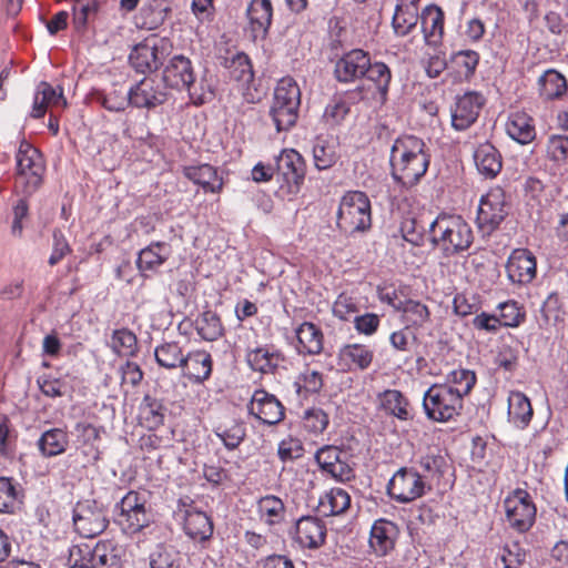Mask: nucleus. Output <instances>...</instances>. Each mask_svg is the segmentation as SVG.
<instances>
[{
  "instance_id": "c9c22d12",
  "label": "nucleus",
  "mask_w": 568,
  "mask_h": 568,
  "mask_svg": "<svg viewBox=\"0 0 568 568\" xmlns=\"http://www.w3.org/2000/svg\"><path fill=\"white\" fill-rule=\"evenodd\" d=\"M508 417L519 428H525L530 423L532 407L529 398L524 393L518 390L509 393Z\"/></svg>"
},
{
  "instance_id": "a211bd4d",
  "label": "nucleus",
  "mask_w": 568,
  "mask_h": 568,
  "mask_svg": "<svg viewBox=\"0 0 568 568\" xmlns=\"http://www.w3.org/2000/svg\"><path fill=\"white\" fill-rule=\"evenodd\" d=\"M374 359V351L365 344L349 343L337 353V364L345 372L365 371Z\"/></svg>"
},
{
  "instance_id": "0e129e2a",
  "label": "nucleus",
  "mask_w": 568,
  "mask_h": 568,
  "mask_svg": "<svg viewBox=\"0 0 568 568\" xmlns=\"http://www.w3.org/2000/svg\"><path fill=\"white\" fill-rule=\"evenodd\" d=\"M498 310L500 312L498 316L500 326L517 327L524 320V314L515 301L500 303Z\"/></svg>"
},
{
  "instance_id": "c756f323",
  "label": "nucleus",
  "mask_w": 568,
  "mask_h": 568,
  "mask_svg": "<svg viewBox=\"0 0 568 568\" xmlns=\"http://www.w3.org/2000/svg\"><path fill=\"white\" fill-rule=\"evenodd\" d=\"M506 131L519 144H528L536 138L534 120L525 112L511 113L506 123Z\"/></svg>"
},
{
  "instance_id": "de8ad7c7",
  "label": "nucleus",
  "mask_w": 568,
  "mask_h": 568,
  "mask_svg": "<svg viewBox=\"0 0 568 568\" xmlns=\"http://www.w3.org/2000/svg\"><path fill=\"white\" fill-rule=\"evenodd\" d=\"M73 26L78 32L87 30L99 11L98 0H74L72 6Z\"/></svg>"
},
{
  "instance_id": "dca6fc26",
  "label": "nucleus",
  "mask_w": 568,
  "mask_h": 568,
  "mask_svg": "<svg viewBox=\"0 0 568 568\" xmlns=\"http://www.w3.org/2000/svg\"><path fill=\"white\" fill-rule=\"evenodd\" d=\"M166 100V93L154 79L144 78L129 90V103L138 109H153Z\"/></svg>"
},
{
  "instance_id": "a19ab883",
  "label": "nucleus",
  "mask_w": 568,
  "mask_h": 568,
  "mask_svg": "<svg viewBox=\"0 0 568 568\" xmlns=\"http://www.w3.org/2000/svg\"><path fill=\"white\" fill-rule=\"evenodd\" d=\"M164 413L165 407L162 402L150 395L144 396L139 407L140 422L149 429L156 428L163 424Z\"/></svg>"
},
{
  "instance_id": "680f3d73",
  "label": "nucleus",
  "mask_w": 568,
  "mask_h": 568,
  "mask_svg": "<svg viewBox=\"0 0 568 568\" xmlns=\"http://www.w3.org/2000/svg\"><path fill=\"white\" fill-rule=\"evenodd\" d=\"M216 435L227 449H235L245 437V428L243 424L233 422L229 427H219Z\"/></svg>"
},
{
  "instance_id": "393cba45",
  "label": "nucleus",
  "mask_w": 568,
  "mask_h": 568,
  "mask_svg": "<svg viewBox=\"0 0 568 568\" xmlns=\"http://www.w3.org/2000/svg\"><path fill=\"white\" fill-rule=\"evenodd\" d=\"M183 374L195 383L209 379L212 373V357L205 351H195L185 355L181 366Z\"/></svg>"
},
{
  "instance_id": "2eb2a0df",
  "label": "nucleus",
  "mask_w": 568,
  "mask_h": 568,
  "mask_svg": "<svg viewBox=\"0 0 568 568\" xmlns=\"http://www.w3.org/2000/svg\"><path fill=\"white\" fill-rule=\"evenodd\" d=\"M536 257L530 251L514 250L506 264L508 280L514 284H528L536 277Z\"/></svg>"
},
{
  "instance_id": "ddd939ff",
  "label": "nucleus",
  "mask_w": 568,
  "mask_h": 568,
  "mask_svg": "<svg viewBox=\"0 0 568 568\" xmlns=\"http://www.w3.org/2000/svg\"><path fill=\"white\" fill-rule=\"evenodd\" d=\"M248 414L265 425H276L284 419L285 409L275 395L256 389L247 406Z\"/></svg>"
},
{
  "instance_id": "4d7b16f0",
  "label": "nucleus",
  "mask_w": 568,
  "mask_h": 568,
  "mask_svg": "<svg viewBox=\"0 0 568 568\" xmlns=\"http://www.w3.org/2000/svg\"><path fill=\"white\" fill-rule=\"evenodd\" d=\"M547 155L556 165H566L568 160V136L551 135L547 142Z\"/></svg>"
},
{
  "instance_id": "6ab92c4d",
  "label": "nucleus",
  "mask_w": 568,
  "mask_h": 568,
  "mask_svg": "<svg viewBox=\"0 0 568 568\" xmlns=\"http://www.w3.org/2000/svg\"><path fill=\"white\" fill-rule=\"evenodd\" d=\"M369 67V57L363 50L356 49L344 54L335 64V77L343 83L362 78Z\"/></svg>"
},
{
  "instance_id": "bf43d9fd",
  "label": "nucleus",
  "mask_w": 568,
  "mask_h": 568,
  "mask_svg": "<svg viewBox=\"0 0 568 568\" xmlns=\"http://www.w3.org/2000/svg\"><path fill=\"white\" fill-rule=\"evenodd\" d=\"M151 568H178L179 554L172 547L159 545L151 554Z\"/></svg>"
},
{
  "instance_id": "423d86ee",
  "label": "nucleus",
  "mask_w": 568,
  "mask_h": 568,
  "mask_svg": "<svg viewBox=\"0 0 568 568\" xmlns=\"http://www.w3.org/2000/svg\"><path fill=\"white\" fill-rule=\"evenodd\" d=\"M17 190L26 196L32 195L42 184L45 170L44 161L36 148L29 142L21 141L17 155Z\"/></svg>"
},
{
  "instance_id": "2f4dec72",
  "label": "nucleus",
  "mask_w": 568,
  "mask_h": 568,
  "mask_svg": "<svg viewBox=\"0 0 568 568\" xmlns=\"http://www.w3.org/2000/svg\"><path fill=\"white\" fill-rule=\"evenodd\" d=\"M395 525L387 520H377L372 526L369 546L378 556L387 555L395 545Z\"/></svg>"
},
{
  "instance_id": "c85d7f7f",
  "label": "nucleus",
  "mask_w": 568,
  "mask_h": 568,
  "mask_svg": "<svg viewBox=\"0 0 568 568\" xmlns=\"http://www.w3.org/2000/svg\"><path fill=\"white\" fill-rule=\"evenodd\" d=\"M422 30L427 43H437L444 34V12L435 6L429 4L420 13Z\"/></svg>"
},
{
  "instance_id": "cd10ccee",
  "label": "nucleus",
  "mask_w": 568,
  "mask_h": 568,
  "mask_svg": "<svg viewBox=\"0 0 568 568\" xmlns=\"http://www.w3.org/2000/svg\"><path fill=\"white\" fill-rule=\"evenodd\" d=\"M378 406L387 415L394 416L399 420L412 418L408 399L397 389H386L377 396Z\"/></svg>"
},
{
  "instance_id": "412c9836",
  "label": "nucleus",
  "mask_w": 568,
  "mask_h": 568,
  "mask_svg": "<svg viewBox=\"0 0 568 568\" xmlns=\"http://www.w3.org/2000/svg\"><path fill=\"white\" fill-rule=\"evenodd\" d=\"M171 245L166 242H152L142 248L136 260V266L143 276L154 274L171 256Z\"/></svg>"
},
{
  "instance_id": "9d476101",
  "label": "nucleus",
  "mask_w": 568,
  "mask_h": 568,
  "mask_svg": "<svg viewBox=\"0 0 568 568\" xmlns=\"http://www.w3.org/2000/svg\"><path fill=\"white\" fill-rule=\"evenodd\" d=\"M73 524L77 532L84 538H93L109 525L105 510L95 500L79 501L73 509Z\"/></svg>"
},
{
  "instance_id": "5701e85b",
  "label": "nucleus",
  "mask_w": 568,
  "mask_h": 568,
  "mask_svg": "<svg viewBox=\"0 0 568 568\" xmlns=\"http://www.w3.org/2000/svg\"><path fill=\"white\" fill-rule=\"evenodd\" d=\"M420 0H397L392 19V27L397 37L409 34L420 18L418 6Z\"/></svg>"
},
{
  "instance_id": "39448f33",
  "label": "nucleus",
  "mask_w": 568,
  "mask_h": 568,
  "mask_svg": "<svg viewBox=\"0 0 568 568\" xmlns=\"http://www.w3.org/2000/svg\"><path fill=\"white\" fill-rule=\"evenodd\" d=\"M372 225L371 201L361 191H349L343 195L337 212V226L353 234L364 232Z\"/></svg>"
},
{
  "instance_id": "0eeeda50",
  "label": "nucleus",
  "mask_w": 568,
  "mask_h": 568,
  "mask_svg": "<svg viewBox=\"0 0 568 568\" xmlns=\"http://www.w3.org/2000/svg\"><path fill=\"white\" fill-rule=\"evenodd\" d=\"M146 503L148 494L145 491L130 490L115 505L118 513L114 521L124 534H136L150 524Z\"/></svg>"
},
{
  "instance_id": "338daca9",
  "label": "nucleus",
  "mask_w": 568,
  "mask_h": 568,
  "mask_svg": "<svg viewBox=\"0 0 568 568\" xmlns=\"http://www.w3.org/2000/svg\"><path fill=\"white\" fill-rule=\"evenodd\" d=\"M297 392L304 389L306 393H317L323 387L322 374L316 371L305 369L296 382Z\"/></svg>"
},
{
  "instance_id": "e2e57ef3",
  "label": "nucleus",
  "mask_w": 568,
  "mask_h": 568,
  "mask_svg": "<svg viewBox=\"0 0 568 568\" xmlns=\"http://www.w3.org/2000/svg\"><path fill=\"white\" fill-rule=\"evenodd\" d=\"M69 561L72 568H93V547L88 544L73 546L70 549Z\"/></svg>"
},
{
  "instance_id": "4be33fe9",
  "label": "nucleus",
  "mask_w": 568,
  "mask_h": 568,
  "mask_svg": "<svg viewBox=\"0 0 568 568\" xmlns=\"http://www.w3.org/2000/svg\"><path fill=\"white\" fill-rule=\"evenodd\" d=\"M67 106V100L63 95L62 88H53L48 82H40L37 87L31 116L34 119L42 118L48 108H60Z\"/></svg>"
},
{
  "instance_id": "c03bdc74",
  "label": "nucleus",
  "mask_w": 568,
  "mask_h": 568,
  "mask_svg": "<svg viewBox=\"0 0 568 568\" xmlns=\"http://www.w3.org/2000/svg\"><path fill=\"white\" fill-rule=\"evenodd\" d=\"M539 93L546 100L561 97L567 90L566 79L556 70H547L538 80Z\"/></svg>"
},
{
  "instance_id": "f3484780",
  "label": "nucleus",
  "mask_w": 568,
  "mask_h": 568,
  "mask_svg": "<svg viewBox=\"0 0 568 568\" xmlns=\"http://www.w3.org/2000/svg\"><path fill=\"white\" fill-rule=\"evenodd\" d=\"M275 173L290 187L298 189L305 176V162L302 155L293 150H284L276 158Z\"/></svg>"
},
{
  "instance_id": "72a5a7b5",
  "label": "nucleus",
  "mask_w": 568,
  "mask_h": 568,
  "mask_svg": "<svg viewBox=\"0 0 568 568\" xmlns=\"http://www.w3.org/2000/svg\"><path fill=\"white\" fill-rule=\"evenodd\" d=\"M474 160L478 171L488 178L496 176L503 166L498 150L488 142L476 149Z\"/></svg>"
},
{
  "instance_id": "774afa93",
  "label": "nucleus",
  "mask_w": 568,
  "mask_h": 568,
  "mask_svg": "<svg viewBox=\"0 0 568 568\" xmlns=\"http://www.w3.org/2000/svg\"><path fill=\"white\" fill-rule=\"evenodd\" d=\"M348 112V104L341 99H336L326 105L323 118L327 123L335 125L339 124Z\"/></svg>"
},
{
  "instance_id": "f8f14e48",
  "label": "nucleus",
  "mask_w": 568,
  "mask_h": 568,
  "mask_svg": "<svg viewBox=\"0 0 568 568\" xmlns=\"http://www.w3.org/2000/svg\"><path fill=\"white\" fill-rule=\"evenodd\" d=\"M507 521L519 532L527 531L536 518V507L530 495L524 489H516L504 500Z\"/></svg>"
},
{
  "instance_id": "a878e982",
  "label": "nucleus",
  "mask_w": 568,
  "mask_h": 568,
  "mask_svg": "<svg viewBox=\"0 0 568 568\" xmlns=\"http://www.w3.org/2000/svg\"><path fill=\"white\" fill-rule=\"evenodd\" d=\"M129 61L140 73L156 70L161 64L156 45L152 40L136 44L129 55Z\"/></svg>"
},
{
  "instance_id": "473e14b6",
  "label": "nucleus",
  "mask_w": 568,
  "mask_h": 568,
  "mask_svg": "<svg viewBox=\"0 0 568 568\" xmlns=\"http://www.w3.org/2000/svg\"><path fill=\"white\" fill-rule=\"evenodd\" d=\"M351 506V496L342 488H332L318 500L317 511L324 517L338 516Z\"/></svg>"
},
{
  "instance_id": "4c0bfd02",
  "label": "nucleus",
  "mask_w": 568,
  "mask_h": 568,
  "mask_svg": "<svg viewBox=\"0 0 568 568\" xmlns=\"http://www.w3.org/2000/svg\"><path fill=\"white\" fill-rule=\"evenodd\" d=\"M185 176L201 185L205 192L217 193L222 190L223 182L217 171L209 164L186 168Z\"/></svg>"
},
{
  "instance_id": "6e6552de",
  "label": "nucleus",
  "mask_w": 568,
  "mask_h": 568,
  "mask_svg": "<svg viewBox=\"0 0 568 568\" xmlns=\"http://www.w3.org/2000/svg\"><path fill=\"white\" fill-rule=\"evenodd\" d=\"M423 407L429 419L445 423L460 414L463 399L447 386L434 384L424 394Z\"/></svg>"
},
{
  "instance_id": "69168bd1",
  "label": "nucleus",
  "mask_w": 568,
  "mask_h": 568,
  "mask_svg": "<svg viewBox=\"0 0 568 568\" xmlns=\"http://www.w3.org/2000/svg\"><path fill=\"white\" fill-rule=\"evenodd\" d=\"M17 505V490L11 480L0 478V513H12Z\"/></svg>"
},
{
  "instance_id": "09e8293b",
  "label": "nucleus",
  "mask_w": 568,
  "mask_h": 568,
  "mask_svg": "<svg viewBox=\"0 0 568 568\" xmlns=\"http://www.w3.org/2000/svg\"><path fill=\"white\" fill-rule=\"evenodd\" d=\"M367 80L373 82L377 93L379 94V100L382 102L386 101L389 83L392 80V72L389 68L384 62H369V67L365 74Z\"/></svg>"
},
{
  "instance_id": "3c124183",
  "label": "nucleus",
  "mask_w": 568,
  "mask_h": 568,
  "mask_svg": "<svg viewBox=\"0 0 568 568\" xmlns=\"http://www.w3.org/2000/svg\"><path fill=\"white\" fill-rule=\"evenodd\" d=\"M257 510L262 519L270 525H274L283 519L285 506L278 497L267 495L258 500Z\"/></svg>"
},
{
  "instance_id": "4468645a",
  "label": "nucleus",
  "mask_w": 568,
  "mask_h": 568,
  "mask_svg": "<svg viewBox=\"0 0 568 568\" xmlns=\"http://www.w3.org/2000/svg\"><path fill=\"white\" fill-rule=\"evenodd\" d=\"M485 99L478 92H466L459 97L452 109V125L458 131L468 129L478 118Z\"/></svg>"
},
{
  "instance_id": "a18cd8bd",
  "label": "nucleus",
  "mask_w": 568,
  "mask_h": 568,
  "mask_svg": "<svg viewBox=\"0 0 568 568\" xmlns=\"http://www.w3.org/2000/svg\"><path fill=\"white\" fill-rule=\"evenodd\" d=\"M38 444L39 449L44 456H57L67 449L68 435L60 428H52L42 434Z\"/></svg>"
},
{
  "instance_id": "6e6d98bb",
  "label": "nucleus",
  "mask_w": 568,
  "mask_h": 568,
  "mask_svg": "<svg viewBox=\"0 0 568 568\" xmlns=\"http://www.w3.org/2000/svg\"><path fill=\"white\" fill-rule=\"evenodd\" d=\"M328 423V415L318 407L306 409L302 417L303 428L312 435L322 434L327 428Z\"/></svg>"
},
{
  "instance_id": "13d9d810",
  "label": "nucleus",
  "mask_w": 568,
  "mask_h": 568,
  "mask_svg": "<svg viewBox=\"0 0 568 568\" xmlns=\"http://www.w3.org/2000/svg\"><path fill=\"white\" fill-rule=\"evenodd\" d=\"M358 311L357 298L348 293H341L333 305V314L342 321H348L352 316H356Z\"/></svg>"
},
{
  "instance_id": "5fc2aeb1",
  "label": "nucleus",
  "mask_w": 568,
  "mask_h": 568,
  "mask_svg": "<svg viewBox=\"0 0 568 568\" xmlns=\"http://www.w3.org/2000/svg\"><path fill=\"white\" fill-rule=\"evenodd\" d=\"M110 345L121 356H132L138 351L136 336L128 328L115 329Z\"/></svg>"
},
{
  "instance_id": "7ed1b4c3",
  "label": "nucleus",
  "mask_w": 568,
  "mask_h": 568,
  "mask_svg": "<svg viewBox=\"0 0 568 568\" xmlns=\"http://www.w3.org/2000/svg\"><path fill=\"white\" fill-rule=\"evenodd\" d=\"M163 81L172 89L185 90L196 105H201L213 97V89L205 78L197 79L190 58L176 54L172 57L163 70Z\"/></svg>"
},
{
  "instance_id": "f704fd0d",
  "label": "nucleus",
  "mask_w": 568,
  "mask_h": 568,
  "mask_svg": "<svg viewBox=\"0 0 568 568\" xmlns=\"http://www.w3.org/2000/svg\"><path fill=\"white\" fill-rule=\"evenodd\" d=\"M300 353L317 355L323 351L322 331L311 322H304L296 328Z\"/></svg>"
},
{
  "instance_id": "37998d69",
  "label": "nucleus",
  "mask_w": 568,
  "mask_h": 568,
  "mask_svg": "<svg viewBox=\"0 0 568 568\" xmlns=\"http://www.w3.org/2000/svg\"><path fill=\"white\" fill-rule=\"evenodd\" d=\"M476 384V375L473 371L466 368L453 369L446 377V382L440 384L453 389L462 399L470 393Z\"/></svg>"
},
{
  "instance_id": "58836bf2",
  "label": "nucleus",
  "mask_w": 568,
  "mask_h": 568,
  "mask_svg": "<svg viewBox=\"0 0 568 568\" xmlns=\"http://www.w3.org/2000/svg\"><path fill=\"white\" fill-rule=\"evenodd\" d=\"M122 549L113 541H99L93 547V568H121Z\"/></svg>"
},
{
  "instance_id": "e433bc0d",
  "label": "nucleus",
  "mask_w": 568,
  "mask_h": 568,
  "mask_svg": "<svg viewBox=\"0 0 568 568\" xmlns=\"http://www.w3.org/2000/svg\"><path fill=\"white\" fill-rule=\"evenodd\" d=\"M172 11L170 0H150L141 9L142 24L149 30L162 26Z\"/></svg>"
},
{
  "instance_id": "79ce46f5",
  "label": "nucleus",
  "mask_w": 568,
  "mask_h": 568,
  "mask_svg": "<svg viewBox=\"0 0 568 568\" xmlns=\"http://www.w3.org/2000/svg\"><path fill=\"white\" fill-rule=\"evenodd\" d=\"M393 307L403 313L405 322L414 327H422L429 321L428 307L415 300H405L394 303Z\"/></svg>"
},
{
  "instance_id": "49530a36",
  "label": "nucleus",
  "mask_w": 568,
  "mask_h": 568,
  "mask_svg": "<svg viewBox=\"0 0 568 568\" xmlns=\"http://www.w3.org/2000/svg\"><path fill=\"white\" fill-rule=\"evenodd\" d=\"M197 334L205 341L213 342L223 334V326L220 317L213 311H204L195 321Z\"/></svg>"
},
{
  "instance_id": "20e7f679",
  "label": "nucleus",
  "mask_w": 568,
  "mask_h": 568,
  "mask_svg": "<svg viewBox=\"0 0 568 568\" xmlns=\"http://www.w3.org/2000/svg\"><path fill=\"white\" fill-rule=\"evenodd\" d=\"M301 104V91L293 78L286 77L278 81L270 116L277 132L290 130L297 121Z\"/></svg>"
},
{
  "instance_id": "603ef678",
  "label": "nucleus",
  "mask_w": 568,
  "mask_h": 568,
  "mask_svg": "<svg viewBox=\"0 0 568 568\" xmlns=\"http://www.w3.org/2000/svg\"><path fill=\"white\" fill-rule=\"evenodd\" d=\"M95 99L104 109L111 112L124 111L126 105L130 104L129 91L116 87L109 91L98 92Z\"/></svg>"
},
{
  "instance_id": "7c9ffc66",
  "label": "nucleus",
  "mask_w": 568,
  "mask_h": 568,
  "mask_svg": "<svg viewBox=\"0 0 568 568\" xmlns=\"http://www.w3.org/2000/svg\"><path fill=\"white\" fill-rule=\"evenodd\" d=\"M313 159L318 170L332 168L339 159L337 139L334 136H317L313 145Z\"/></svg>"
},
{
  "instance_id": "f03ea898",
  "label": "nucleus",
  "mask_w": 568,
  "mask_h": 568,
  "mask_svg": "<svg viewBox=\"0 0 568 568\" xmlns=\"http://www.w3.org/2000/svg\"><path fill=\"white\" fill-rule=\"evenodd\" d=\"M429 241L445 256H453L469 248L474 235L471 227L459 215L440 214L428 227Z\"/></svg>"
},
{
  "instance_id": "b1692460",
  "label": "nucleus",
  "mask_w": 568,
  "mask_h": 568,
  "mask_svg": "<svg viewBox=\"0 0 568 568\" xmlns=\"http://www.w3.org/2000/svg\"><path fill=\"white\" fill-rule=\"evenodd\" d=\"M246 14L254 39H264L272 23L273 7L271 0H252Z\"/></svg>"
},
{
  "instance_id": "bb28decb",
  "label": "nucleus",
  "mask_w": 568,
  "mask_h": 568,
  "mask_svg": "<svg viewBox=\"0 0 568 568\" xmlns=\"http://www.w3.org/2000/svg\"><path fill=\"white\" fill-rule=\"evenodd\" d=\"M246 363L248 366L262 374L274 373V371L284 361L283 355L268 347H255L246 353Z\"/></svg>"
},
{
  "instance_id": "aec40b11",
  "label": "nucleus",
  "mask_w": 568,
  "mask_h": 568,
  "mask_svg": "<svg viewBox=\"0 0 568 568\" xmlns=\"http://www.w3.org/2000/svg\"><path fill=\"white\" fill-rule=\"evenodd\" d=\"M326 537L325 524L312 516L300 518L295 525V541L303 548L315 549L323 545Z\"/></svg>"
},
{
  "instance_id": "f257e3e1",
  "label": "nucleus",
  "mask_w": 568,
  "mask_h": 568,
  "mask_svg": "<svg viewBox=\"0 0 568 568\" xmlns=\"http://www.w3.org/2000/svg\"><path fill=\"white\" fill-rule=\"evenodd\" d=\"M423 140L405 135L395 140L390 150L393 178L403 186L415 185L427 171L429 156Z\"/></svg>"
},
{
  "instance_id": "ea45409f",
  "label": "nucleus",
  "mask_w": 568,
  "mask_h": 568,
  "mask_svg": "<svg viewBox=\"0 0 568 568\" xmlns=\"http://www.w3.org/2000/svg\"><path fill=\"white\" fill-rule=\"evenodd\" d=\"M185 532L193 539L205 540L213 532L210 517L199 510H187L184 520Z\"/></svg>"
},
{
  "instance_id": "1a4fd4ad",
  "label": "nucleus",
  "mask_w": 568,
  "mask_h": 568,
  "mask_svg": "<svg viewBox=\"0 0 568 568\" xmlns=\"http://www.w3.org/2000/svg\"><path fill=\"white\" fill-rule=\"evenodd\" d=\"M508 214L506 194L501 187H491L481 196L478 212L477 225L479 230L489 235L494 232Z\"/></svg>"
},
{
  "instance_id": "8fccbe9b",
  "label": "nucleus",
  "mask_w": 568,
  "mask_h": 568,
  "mask_svg": "<svg viewBox=\"0 0 568 568\" xmlns=\"http://www.w3.org/2000/svg\"><path fill=\"white\" fill-rule=\"evenodd\" d=\"M156 363L168 369L181 367L185 355L182 348L175 342L164 343L154 351Z\"/></svg>"
},
{
  "instance_id": "864d4df0",
  "label": "nucleus",
  "mask_w": 568,
  "mask_h": 568,
  "mask_svg": "<svg viewBox=\"0 0 568 568\" xmlns=\"http://www.w3.org/2000/svg\"><path fill=\"white\" fill-rule=\"evenodd\" d=\"M479 58V53L475 50H460L452 55V62L458 74L468 80L475 74Z\"/></svg>"
},
{
  "instance_id": "052dcab7",
  "label": "nucleus",
  "mask_w": 568,
  "mask_h": 568,
  "mask_svg": "<svg viewBox=\"0 0 568 568\" xmlns=\"http://www.w3.org/2000/svg\"><path fill=\"white\" fill-rule=\"evenodd\" d=\"M445 459L440 455H425L422 456L418 465L423 470V479L427 483L428 480L438 479L445 467Z\"/></svg>"
},
{
  "instance_id": "9b49d317",
  "label": "nucleus",
  "mask_w": 568,
  "mask_h": 568,
  "mask_svg": "<svg viewBox=\"0 0 568 568\" xmlns=\"http://www.w3.org/2000/svg\"><path fill=\"white\" fill-rule=\"evenodd\" d=\"M430 486L423 479L422 474L414 468L403 467L389 479L388 495L398 503L407 504L422 497Z\"/></svg>"
}]
</instances>
